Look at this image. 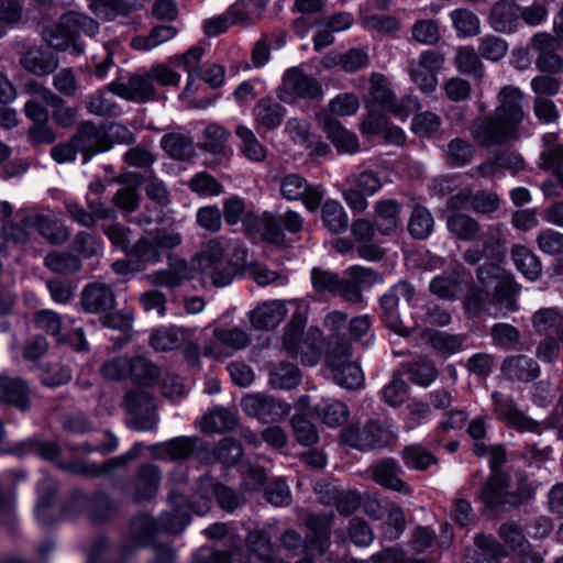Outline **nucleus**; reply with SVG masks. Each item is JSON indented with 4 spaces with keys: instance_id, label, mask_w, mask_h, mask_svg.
<instances>
[{
    "instance_id": "obj_15",
    "label": "nucleus",
    "mask_w": 563,
    "mask_h": 563,
    "mask_svg": "<svg viewBox=\"0 0 563 563\" xmlns=\"http://www.w3.org/2000/svg\"><path fill=\"white\" fill-rule=\"evenodd\" d=\"M287 303L296 306L298 310L306 309L301 299H294ZM287 314L286 301L274 299L258 303L250 313V321L255 329L267 330L279 324Z\"/></svg>"
},
{
    "instance_id": "obj_54",
    "label": "nucleus",
    "mask_w": 563,
    "mask_h": 563,
    "mask_svg": "<svg viewBox=\"0 0 563 563\" xmlns=\"http://www.w3.org/2000/svg\"><path fill=\"white\" fill-rule=\"evenodd\" d=\"M498 534L518 555L525 554L530 549V543L526 539L522 528L517 523L507 522L501 525Z\"/></svg>"
},
{
    "instance_id": "obj_21",
    "label": "nucleus",
    "mask_w": 563,
    "mask_h": 563,
    "mask_svg": "<svg viewBox=\"0 0 563 563\" xmlns=\"http://www.w3.org/2000/svg\"><path fill=\"white\" fill-rule=\"evenodd\" d=\"M352 437L353 445L361 451L389 445L395 440L394 433L378 420L368 421Z\"/></svg>"
},
{
    "instance_id": "obj_62",
    "label": "nucleus",
    "mask_w": 563,
    "mask_h": 563,
    "mask_svg": "<svg viewBox=\"0 0 563 563\" xmlns=\"http://www.w3.org/2000/svg\"><path fill=\"white\" fill-rule=\"evenodd\" d=\"M404 463L415 470H427L429 466L437 464V457L430 452L426 451L420 445H409L402 450Z\"/></svg>"
},
{
    "instance_id": "obj_55",
    "label": "nucleus",
    "mask_w": 563,
    "mask_h": 563,
    "mask_svg": "<svg viewBox=\"0 0 563 563\" xmlns=\"http://www.w3.org/2000/svg\"><path fill=\"white\" fill-rule=\"evenodd\" d=\"M45 265L48 269L60 275H68L81 268L80 260L70 253L54 252L45 257Z\"/></svg>"
},
{
    "instance_id": "obj_14",
    "label": "nucleus",
    "mask_w": 563,
    "mask_h": 563,
    "mask_svg": "<svg viewBox=\"0 0 563 563\" xmlns=\"http://www.w3.org/2000/svg\"><path fill=\"white\" fill-rule=\"evenodd\" d=\"M302 317L294 316L284 334L283 346L291 356L299 357L302 364L313 366L320 361L321 354L318 347L302 342Z\"/></svg>"
},
{
    "instance_id": "obj_23",
    "label": "nucleus",
    "mask_w": 563,
    "mask_h": 563,
    "mask_svg": "<svg viewBox=\"0 0 563 563\" xmlns=\"http://www.w3.org/2000/svg\"><path fill=\"white\" fill-rule=\"evenodd\" d=\"M31 389L26 380L20 377L0 375V402L11 405L20 410L30 408Z\"/></svg>"
},
{
    "instance_id": "obj_35",
    "label": "nucleus",
    "mask_w": 563,
    "mask_h": 563,
    "mask_svg": "<svg viewBox=\"0 0 563 563\" xmlns=\"http://www.w3.org/2000/svg\"><path fill=\"white\" fill-rule=\"evenodd\" d=\"M400 467L391 459L383 460L372 467L374 481L388 489L407 490V485L399 478Z\"/></svg>"
},
{
    "instance_id": "obj_40",
    "label": "nucleus",
    "mask_w": 563,
    "mask_h": 563,
    "mask_svg": "<svg viewBox=\"0 0 563 563\" xmlns=\"http://www.w3.org/2000/svg\"><path fill=\"white\" fill-rule=\"evenodd\" d=\"M161 145L174 159L187 161L195 155V145L192 140L186 134H166L162 137Z\"/></svg>"
},
{
    "instance_id": "obj_46",
    "label": "nucleus",
    "mask_w": 563,
    "mask_h": 563,
    "mask_svg": "<svg viewBox=\"0 0 563 563\" xmlns=\"http://www.w3.org/2000/svg\"><path fill=\"white\" fill-rule=\"evenodd\" d=\"M453 62L460 73L475 78H482L484 75L483 63L472 46L459 47Z\"/></svg>"
},
{
    "instance_id": "obj_28",
    "label": "nucleus",
    "mask_w": 563,
    "mask_h": 563,
    "mask_svg": "<svg viewBox=\"0 0 563 563\" xmlns=\"http://www.w3.org/2000/svg\"><path fill=\"white\" fill-rule=\"evenodd\" d=\"M375 227L383 235H393L396 233L400 220V203L395 199H380L374 206Z\"/></svg>"
},
{
    "instance_id": "obj_33",
    "label": "nucleus",
    "mask_w": 563,
    "mask_h": 563,
    "mask_svg": "<svg viewBox=\"0 0 563 563\" xmlns=\"http://www.w3.org/2000/svg\"><path fill=\"white\" fill-rule=\"evenodd\" d=\"M511 258L517 269L529 280H537L541 277V261L530 249L515 244L511 247Z\"/></svg>"
},
{
    "instance_id": "obj_61",
    "label": "nucleus",
    "mask_w": 563,
    "mask_h": 563,
    "mask_svg": "<svg viewBox=\"0 0 563 563\" xmlns=\"http://www.w3.org/2000/svg\"><path fill=\"white\" fill-rule=\"evenodd\" d=\"M490 336L495 345L506 350L515 349L521 338L516 327L505 322L494 324L490 329Z\"/></svg>"
},
{
    "instance_id": "obj_25",
    "label": "nucleus",
    "mask_w": 563,
    "mask_h": 563,
    "mask_svg": "<svg viewBox=\"0 0 563 563\" xmlns=\"http://www.w3.org/2000/svg\"><path fill=\"white\" fill-rule=\"evenodd\" d=\"M255 126L258 133L277 129L285 119L286 109L272 98L261 99L253 109Z\"/></svg>"
},
{
    "instance_id": "obj_22",
    "label": "nucleus",
    "mask_w": 563,
    "mask_h": 563,
    "mask_svg": "<svg viewBox=\"0 0 563 563\" xmlns=\"http://www.w3.org/2000/svg\"><path fill=\"white\" fill-rule=\"evenodd\" d=\"M251 23L250 14L244 8V1L230 5L225 12L220 15L207 19L203 22V30L208 36H218L227 32L233 25H249Z\"/></svg>"
},
{
    "instance_id": "obj_59",
    "label": "nucleus",
    "mask_w": 563,
    "mask_h": 563,
    "mask_svg": "<svg viewBox=\"0 0 563 563\" xmlns=\"http://www.w3.org/2000/svg\"><path fill=\"white\" fill-rule=\"evenodd\" d=\"M483 252L494 261L505 256L506 243L501 239V225H490L483 234Z\"/></svg>"
},
{
    "instance_id": "obj_3",
    "label": "nucleus",
    "mask_w": 563,
    "mask_h": 563,
    "mask_svg": "<svg viewBox=\"0 0 563 563\" xmlns=\"http://www.w3.org/2000/svg\"><path fill=\"white\" fill-rule=\"evenodd\" d=\"M224 245L220 240L209 241L194 257L192 267L216 287L230 285L240 266L246 258V250L238 246L234 251L235 263L224 260Z\"/></svg>"
},
{
    "instance_id": "obj_64",
    "label": "nucleus",
    "mask_w": 563,
    "mask_h": 563,
    "mask_svg": "<svg viewBox=\"0 0 563 563\" xmlns=\"http://www.w3.org/2000/svg\"><path fill=\"white\" fill-rule=\"evenodd\" d=\"M478 52L484 58L498 62L506 56L508 44L501 37L485 35L479 41Z\"/></svg>"
},
{
    "instance_id": "obj_36",
    "label": "nucleus",
    "mask_w": 563,
    "mask_h": 563,
    "mask_svg": "<svg viewBox=\"0 0 563 563\" xmlns=\"http://www.w3.org/2000/svg\"><path fill=\"white\" fill-rule=\"evenodd\" d=\"M89 7L97 16L112 21L143 5L141 0H90Z\"/></svg>"
},
{
    "instance_id": "obj_31",
    "label": "nucleus",
    "mask_w": 563,
    "mask_h": 563,
    "mask_svg": "<svg viewBox=\"0 0 563 563\" xmlns=\"http://www.w3.org/2000/svg\"><path fill=\"white\" fill-rule=\"evenodd\" d=\"M198 441V438L178 437L152 445L151 451L156 459L185 460L194 453Z\"/></svg>"
},
{
    "instance_id": "obj_8",
    "label": "nucleus",
    "mask_w": 563,
    "mask_h": 563,
    "mask_svg": "<svg viewBox=\"0 0 563 563\" xmlns=\"http://www.w3.org/2000/svg\"><path fill=\"white\" fill-rule=\"evenodd\" d=\"M510 477L506 473L490 474L488 481L481 490V500L490 508H497L505 505L519 506L525 500L531 498L534 494L533 488H527L525 492H509Z\"/></svg>"
},
{
    "instance_id": "obj_1",
    "label": "nucleus",
    "mask_w": 563,
    "mask_h": 563,
    "mask_svg": "<svg viewBox=\"0 0 563 563\" xmlns=\"http://www.w3.org/2000/svg\"><path fill=\"white\" fill-rule=\"evenodd\" d=\"M216 496L222 509L232 511L241 505V498L230 488L214 483L209 477H201L199 481V493L190 503L178 492L172 490L168 495V503L174 512H164L157 523L150 516H140L131 522V531L136 542L144 545L156 533L158 528L172 533H178L189 523L188 509L197 515H206L211 507V497Z\"/></svg>"
},
{
    "instance_id": "obj_5",
    "label": "nucleus",
    "mask_w": 563,
    "mask_h": 563,
    "mask_svg": "<svg viewBox=\"0 0 563 563\" xmlns=\"http://www.w3.org/2000/svg\"><path fill=\"white\" fill-rule=\"evenodd\" d=\"M477 278L484 287L496 282L492 303L504 313L517 310L518 287L514 276L496 264H484L477 269Z\"/></svg>"
},
{
    "instance_id": "obj_52",
    "label": "nucleus",
    "mask_w": 563,
    "mask_h": 563,
    "mask_svg": "<svg viewBox=\"0 0 563 563\" xmlns=\"http://www.w3.org/2000/svg\"><path fill=\"white\" fill-rule=\"evenodd\" d=\"M301 374L299 369L289 363H280L269 376V384L273 388L291 389L300 384Z\"/></svg>"
},
{
    "instance_id": "obj_24",
    "label": "nucleus",
    "mask_w": 563,
    "mask_h": 563,
    "mask_svg": "<svg viewBox=\"0 0 563 563\" xmlns=\"http://www.w3.org/2000/svg\"><path fill=\"white\" fill-rule=\"evenodd\" d=\"M500 369L507 379L519 383L532 382L540 375L538 362L522 354L506 357Z\"/></svg>"
},
{
    "instance_id": "obj_45",
    "label": "nucleus",
    "mask_w": 563,
    "mask_h": 563,
    "mask_svg": "<svg viewBox=\"0 0 563 563\" xmlns=\"http://www.w3.org/2000/svg\"><path fill=\"white\" fill-rule=\"evenodd\" d=\"M314 411L321 421L329 427H339L349 418L347 407L334 399H325L316 405Z\"/></svg>"
},
{
    "instance_id": "obj_16",
    "label": "nucleus",
    "mask_w": 563,
    "mask_h": 563,
    "mask_svg": "<svg viewBox=\"0 0 563 563\" xmlns=\"http://www.w3.org/2000/svg\"><path fill=\"white\" fill-rule=\"evenodd\" d=\"M109 88L113 95L137 103L156 99V89L148 71L131 75L126 81H113Z\"/></svg>"
},
{
    "instance_id": "obj_29",
    "label": "nucleus",
    "mask_w": 563,
    "mask_h": 563,
    "mask_svg": "<svg viewBox=\"0 0 563 563\" xmlns=\"http://www.w3.org/2000/svg\"><path fill=\"white\" fill-rule=\"evenodd\" d=\"M20 65L27 73L43 77L53 74L57 69L58 60L49 52L32 47L20 57Z\"/></svg>"
},
{
    "instance_id": "obj_41",
    "label": "nucleus",
    "mask_w": 563,
    "mask_h": 563,
    "mask_svg": "<svg viewBox=\"0 0 563 563\" xmlns=\"http://www.w3.org/2000/svg\"><path fill=\"white\" fill-rule=\"evenodd\" d=\"M434 229V218L428 208L417 205L412 208L409 221L408 232L416 240L427 239Z\"/></svg>"
},
{
    "instance_id": "obj_38",
    "label": "nucleus",
    "mask_w": 563,
    "mask_h": 563,
    "mask_svg": "<svg viewBox=\"0 0 563 563\" xmlns=\"http://www.w3.org/2000/svg\"><path fill=\"white\" fill-rule=\"evenodd\" d=\"M238 426L236 415L227 409L218 408L206 413L200 421V429L207 433H219L234 429Z\"/></svg>"
},
{
    "instance_id": "obj_2",
    "label": "nucleus",
    "mask_w": 563,
    "mask_h": 563,
    "mask_svg": "<svg viewBox=\"0 0 563 563\" xmlns=\"http://www.w3.org/2000/svg\"><path fill=\"white\" fill-rule=\"evenodd\" d=\"M99 32L97 21L79 12H68L59 20L42 31L43 40L58 51L71 49L76 54L84 53L81 35L93 37Z\"/></svg>"
},
{
    "instance_id": "obj_60",
    "label": "nucleus",
    "mask_w": 563,
    "mask_h": 563,
    "mask_svg": "<svg viewBox=\"0 0 563 563\" xmlns=\"http://www.w3.org/2000/svg\"><path fill=\"white\" fill-rule=\"evenodd\" d=\"M474 543L482 551L483 560L478 563H501L499 559L507 555L505 547L492 536L477 534Z\"/></svg>"
},
{
    "instance_id": "obj_13",
    "label": "nucleus",
    "mask_w": 563,
    "mask_h": 563,
    "mask_svg": "<svg viewBox=\"0 0 563 563\" xmlns=\"http://www.w3.org/2000/svg\"><path fill=\"white\" fill-rule=\"evenodd\" d=\"M212 338L213 342H205L203 354L217 360L229 356L227 351L242 350L250 343L249 334L240 328L214 327Z\"/></svg>"
},
{
    "instance_id": "obj_42",
    "label": "nucleus",
    "mask_w": 563,
    "mask_h": 563,
    "mask_svg": "<svg viewBox=\"0 0 563 563\" xmlns=\"http://www.w3.org/2000/svg\"><path fill=\"white\" fill-rule=\"evenodd\" d=\"M177 31L172 25H157L147 35H137L132 38L131 46L137 51H151L173 40Z\"/></svg>"
},
{
    "instance_id": "obj_20",
    "label": "nucleus",
    "mask_w": 563,
    "mask_h": 563,
    "mask_svg": "<svg viewBox=\"0 0 563 563\" xmlns=\"http://www.w3.org/2000/svg\"><path fill=\"white\" fill-rule=\"evenodd\" d=\"M80 302L86 312H107L115 307V295L110 285L93 282L84 287Z\"/></svg>"
},
{
    "instance_id": "obj_10",
    "label": "nucleus",
    "mask_w": 563,
    "mask_h": 563,
    "mask_svg": "<svg viewBox=\"0 0 563 563\" xmlns=\"http://www.w3.org/2000/svg\"><path fill=\"white\" fill-rule=\"evenodd\" d=\"M280 196L288 201H302L309 211H316L323 199V194L300 174L290 173L279 180Z\"/></svg>"
},
{
    "instance_id": "obj_7",
    "label": "nucleus",
    "mask_w": 563,
    "mask_h": 563,
    "mask_svg": "<svg viewBox=\"0 0 563 563\" xmlns=\"http://www.w3.org/2000/svg\"><path fill=\"white\" fill-rule=\"evenodd\" d=\"M415 296V288L407 282L401 280L394 285L387 294L380 298L383 321L387 328L401 336H408L416 329L417 323L406 324L398 314V302L400 298L410 301Z\"/></svg>"
},
{
    "instance_id": "obj_9",
    "label": "nucleus",
    "mask_w": 563,
    "mask_h": 563,
    "mask_svg": "<svg viewBox=\"0 0 563 563\" xmlns=\"http://www.w3.org/2000/svg\"><path fill=\"white\" fill-rule=\"evenodd\" d=\"M323 93L320 81L300 67L287 69L278 88V98L287 103L296 99H317Z\"/></svg>"
},
{
    "instance_id": "obj_43",
    "label": "nucleus",
    "mask_w": 563,
    "mask_h": 563,
    "mask_svg": "<svg viewBox=\"0 0 563 563\" xmlns=\"http://www.w3.org/2000/svg\"><path fill=\"white\" fill-rule=\"evenodd\" d=\"M321 217L325 228L334 234H340L347 229L349 218L339 201L327 200L322 205Z\"/></svg>"
},
{
    "instance_id": "obj_39",
    "label": "nucleus",
    "mask_w": 563,
    "mask_h": 563,
    "mask_svg": "<svg viewBox=\"0 0 563 563\" xmlns=\"http://www.w3.org/2000/svg\"><path fill=\"white\" fill-rule=\"evenodd\" d=\"M446 229L460 240L472 241L479 232V224L471 216L453 211L446 217Z\"/></svg>"
},
{
    "instance_id": "obj_34",
    "label": "nucleus",
    "mask_w": 563,
    "mask_h": 563,
    "mask_svg": "<svg viewBox=\"0 0 563 563\" xmlns=\"http://www.w3.org/2000/svg\"><path fill=\"white\" fill-rule=\"evenodd\" d=\"M324 131L339 153L354 154L358 152L360 144L356 134L345 129L339 121L329 119L324 123Z\"/></svg>"
},
{
    "instance_id": "obj_56",
    "label": "nucleus",
    "mask_w": 563,
    "mask_h": 563,
    "mask_svg": "<svg viewBox=\"0 0 563 563\" xmlns=\"http://www.w3.org/2000/svg\"><path fill=\"white\" fill-rule=\"evenodd\" d=\"M331 64L340 66V68L347 73L357 71L366 67L369 63L368 54L361 48H351L343 54L333 56Z\"/></svg>"
},
{
    "instance_id": "obj_30",
    "label": "nucleus",
    "mask_w": 563,
    "mask_h": 563,
    "mask_svg": "<svg viewBox=\"0 0 563 563\" xmlns=\"http://www.w3.org/2000/svg\"><path fill=\"white\" fill-rule=\"evenodd\" d=\"M191 335L192 331L187 328L176 325L159 328L152 332L150 344L156 351H172L188 342Z\"/></svg>"
},
{
    "instance_id": "obj_18",
    "label": "nucleus",
    "mask_w": 563,
    "mask_h": 563,
    "mask_svg": "<svg viewBox=\"0 0 563 563\" xmlns=\"http://www.w3.org/2000/svg\"><path fill=\"white\" fill-rule=\"evenodd\" d=\"M73 139L78 151L84 155V164H87L93 155L106 152L111 147V143L107 140L103 130L89 121H85L79 125Z\"/></svg>"
},
{
    "instance_id": "obj_50",
    "label": "nucleus",
    "mask_w": 563,
    "mask_h": 563,
    "mask_svg": "<svg viewBox=\"0 0 563 563\" xmlns=\"http://www.w3.org/2000/svg\"><path fill=\"white\" fill-rule=\"evenodd\" d=\"M450 19L453 27L460 36H475L481 31V21L478 16L468 9H455L450 12Z\"/></svg>"
},
{
    "instance_id": "obj_48",
    "label": "nucleus",
    "mask_w": 563,
    "mask_h": 563,
    "mask_svg": "<svg viewBox=\"0 0 563 563\" xmlns=\"http://www.w3.org/2000/svg\"><path fill=\"white\" fill-rule=\"evenodd\" d=\"M126 256L142 265H154L162 258L154 239L147 236L139 239L130 249H126Z\"/></svg>"
},
{
    "instance_id": "obj_58",
    "label": "nucleus",
    "mask_w": 563,
    "mask_h": 563,
    "mask_svg": "<svg viewBox=\"0 0 563 563\" xmlns=\"http://www.w3.org/2000/svg\"><path fill=\"white\" fill-rule=\"evenodd\" d=\"M38 371L42 383L49 387L67 384L71 379V371L59 362L43 363Z\"/></svg>"
},
{
    "instance_id": "obj_49",
    "label": "nucleus",
    "mask_w": 563,
    "mask_h": 563,
    "mask_svg": "<svg viewBox=\"0 0 563 563\" xmlns=\"http://www.w3.org/2000/svg\"><path fill=\"white\" fill-rule=\"evenodd\" d=\"M236 135L241 141V151L247 159L261 163L266 158V148L260 143L251 129L239 125L236 128Z\"/></svg>"
},
{
    "instance_id": "obj_44",
    "label": "nucleus",
    "mask_w": 563,
    "mask_h": 563,
    "mask_svg": "<svg viewBox=\"0 0 563 563\" xmlns=\"http://www.w3.org/2000/svg\"><path fill=\"white\" fill-rule=\"evenodd\" d=\"M56 489V482L52 477H44L38 484V500L35 507V516L42 525L52 522V498Z\"/></svg>"
},
{
    "instance_id": "obj_19",
    "label": "nucleus",
    "mask_w": 563,
    "mask_h": 563,
    "mask_svg": "<svg viewBox=\"0 0 563 563\" xmlns=\"http://www.w3.org/2000/svg\"><path fill=\"white\" fill-rule=\"evenodd\" d=\"M497 99L498 106L494 111L497 118L503 119L518 131L525 119L522 92L514 86H506L499 91Z\"/></svg>"
},
{
    "instance_id": "obj_53",
    "label": "nucleus",
    "mask_w": 563,
    "mask_h": 563,
    "mask_svg": "<svg viewBox=\"0 0 563 563\" xmlns=\"http://www.w3.org/2000/svg\"><path fill=\"white\" fill-rule=\"evenodd\" d=\"M131 356L117 355L106 360L100 366V374L107 380L121 382L129 379Z\"/></svg>"
},
{
    "instance_id": "obj_17",
    "label": "nucleus",
    "mask_w": 563,
    "mask_h": 563,
    "mask_svg": "<svg viewBox=\"0 0 563 563\" xmlns=\"http://www.w3.org/2000/svg\"><path fill=\"white\" fill-rule=\"evenodd\" d=\"M497 417L520 432H538L540 423L522 412L509 395L495 391L492 395Z\"/></svg>"
},
{
    "instance_id": "obj_57",
    "label": "nucleus",
    "mask_w": 563,
    "mask_h": 563,
    "mask_svg": "<svg viewBox=\"0 0 563 563\" xmlns=\"http://www.w3.org/2000/svg\"><path fill=\"white\" fill-rule=\"evenodd\" d=\"M205 54V48L201 46H192L186 53L181 55L174 56L169 59V62L178 67H183L188 73V82L185 87V92H189L191 89V85L194 81V71L197 70V67Z\"/></svg>"
},
{
    "instance_id": "obj_37",
    "label": "nucleus",
    "mask_w": 563,
    "mask_h": 563,
    "mask_svg": "<svg viewBox=\"0 0 563 563\" xmlns=\"http://www.w3.org/2000/svg\"><path fill=\"white\" fill-rule=\"evenodd\" d=\"M429 288L434 296L443 300H454L463 291L461 276L455 271L435 276Z\"/></svg>"
},
{
    "instance_id": "obj_6",
    "label": "nucleus",
    "mask_w": 563,
    "mask_h": 563,
    "mask_svg": "<svg viewBox=\"0 0 563 563\" xmlns=\"http://www.w3.org/2000/svg\"><path fill=\"white\" fill-rule=\"evenodd\" d=\"M325 363L333 380L341 387L357 389L363 386V372L360 365L351 360V345L347 342L331 345Z\"/></svg>"
},
{
    "instance_id": "obj_63",
    "label": "nucleus",
    "mask_w": 563,
    "mask_h": 563,
    "mask_svg": "<svg viewBox=\"0 0 563 563\" xmlns=\"http://www.w3.org/2000/svg\"><path fill=\"white\" fill-rule=\"evenodd\" d=\"M562 318L555 308H541L532 316V327L539 334L555 332Z\"/></svg>"
},
{
    "instance_id": "obj_11",
    "label": "nucleus",
    "mask_w": 563,
    "mask_h": 563,
    "mask_svg": "<svg viewBox=\"0 0 563 563\" xmlns=\"http://www.w3.org/2000/svg\"><path fill=\"white\" fill-rule=\"evenodd\" d=\"M243 411L261 422H277L286 418L291 406L272 396L246 395L241 399Z\"/></svg>"
},
{
    "instance_id": "obj_12",
    "label": "nucleus",
    "mask_w": 563,
    "mask_h": 563,
    "mask_svg": "<svg viewBox=\"0 0 563 563\" xmlns=\"http://www.w3.org/2000/svg\"><path fill=\"white\" fill-rule=\"evenodd\" d=\"M517 130L494 112L489 117L475 120L471 126L472 136L482 145L506 143L517 135Z\"/></svg>"
},
{
    "instance_id": "obj_26",
    "label": "nucleus",
    "mask_w": 563,
    "mask_h": 563,
    "mask_svg": "<svg viewBox=\"0 0 563 563\" xmlns=\"http://www.w3.org/2000/svg\"><path fill=\"white\" fill-rule=\"evenodd\" d=\"M23 223L26 228H33L43 238L53 244L64 243L68 240L69 232L58 220L41 213H27L23 216Z\"/></svg>"
},
{
    "instance_id": "obj_51",
    "label": "nucleus",
    "mask_w": 563,
    "mask_h": 563,
    "mask_svg": "<svg viewBox=\"0 0 563 563\" xmlns=\"http://www.w3.org/2000/svg\"><path fill=\"white\" fill-rule=\"evenodd\" d=\"M411 38L422 45H435L441 40L440 22L435 19H420L411 26Z\"/></svg>"
},
{
    "instance_id": "obj_4",
    "label": "nucleus",
    "mask_w": 563,
    "mask_h": 563,
    "mask_svg": "<svg viewBox=\"0 0 563 563\" xmlns=\"http://www.w3.org/2000/svg\"><path fill=\"white\" fill-rule=\"evenodd\" d=\"M122 406L128 413L125 424L128 428L148 432L157 429L158 415L154 397L146 390L133 388L125 393Z\"/></svg>"
},
{
    "instance_id": "obj_47",
    "label": "nucleus",
    "mask_w": 563,
    "mask_h": 563,
    "mask_svg": "<svg viewBox=\"0 0 563 563\" xmlns=\"http://www.w3.org/2000/svg\"><path fill=\"white\" fill-rule=\"evenodd\" d=\"M159 374V368L145 356H131L129 379L142 385H152L157 382Z\"/></svg>"
},
{
    "instance_id": "obj_27",
    "label": "nucleus",
    "mask_w": 563,
    "mask_h": 563,
    "mask_svg": "<svg viewBox=\"0 0 563 563\" xmlns=\"http://www.w3.org/2000/svg\"><path fill=\"white\" fill-rule=\"evenodd\" d=\"M489 24L494 31L511 34L519 26V5L511 0H500L490 10Z\"/></svg>"
},
{
    "instance_id": "obj_32",
    "label": "nucleus",
    "mask_w": 563,
    "mask_h": 563,
    "mask_svg": "<svg viewBox=\"0 0 563 563\" xmlns=\"http://www.w3.org/2000/svg\"><path fill=\"white\" fill-rule=\"evenodd\" d=\"M161 471L153 464L141 466L134 476V490L136 500L153 498L161 485Z\"/></svg>"
}]
</instances>
